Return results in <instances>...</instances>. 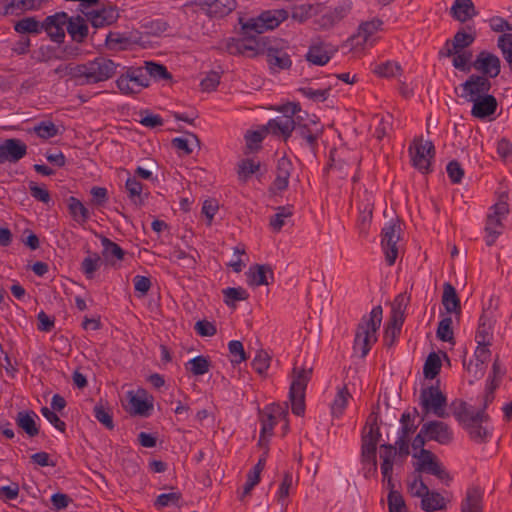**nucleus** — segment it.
<instances>
[{
    "label": "nucleus",
    "instance_id": "72a5a7b5",
    "mask_svg": "<svg viewBox=\"0 0 512 512\" xmlns=\"http://www.w3.org/2000/svg\"><path fill=\"white\" fill-rule=\"evenodd\" d=\"M11 163H16L27 154V145L20 139L9 138L3 141Z\"/></svg>",
    "mask_w": 512,
    "mask_h": 512
},
{
    "label": "nucleus",
    "instance_id": "6ab92c4d",
    "mask_svg": "<svg viewBox=\"0 0 512 512\" xmlns=\"http://www.w3.org/2000/svg\"><path fill=\"white\" fill-rule=\"evenodd\" d=\"M247 283L250 286L270 285L274 280V272L269 264H254L251 265L246 272Z\"/></svg>",
    "mask_w": 512,
    "mask_h": 512
},
{
    "label": "nucleus",
    "instance_id": "7c9ffc66",
    "mask_svg": "<svg viewBox=\"0 0 512 512\" xmlns=\"http://www.w3.org/2000/svg\"><path fill=\"white\" fill-rule=\"evenodd\" d=\"M67 76H70L76 81L77 85H90V73L88 68V62L83 64H67L66 68Z\"/></svg>",
    "mask_w": 512,
    "mask_h": 512
},
{
    "label": "nucleus",
    "instance_id": "052dcab7",
    "mask_svg": "<svg viewBox=\"0 0 512 512\" xmlns=\"http://www.w3.org/2000/svg\"><path fill=\"white\" fill-rule=\"evenodd\" d=\"M350 396L351 395L346 386L339 389V391L331 405L332 414L334 416L338 417L343 413L344 409L346 408L348 398Z\"/></svg>",
    "mask_w": 512,
    "mask_h": 512
},
{
    "label": "nucleus",
    "instance_id": "603ef678",
    "mask_svg": "<svg viewBox=\"0 0 512 512\" xmlns=\"http://www.w3.org/2000/svg\"><path fill=\"white\" fill-rule=\"evenodd\" d=\"M188 365L190 366L188 369L193 375L200 376L209 371L211 363L207 357L200 355L189 360L186 366Z\"/></svg>",
    "mask_w": 512,
    "mask_h": 512
},
{
    "label": "nucleus",
    "instance_id": "c756f323",
    "mask_svg": "<svg viewBox=\"0 0 512 512\" xmlns=\"http://www.w3.org/2000/svg\"><path fill=\"white\" fill-rule=\"evenodd\" d=\"M105 43L109 49H116L117 45H119L120 50H125L131 43H137V38L132 32L129 34L109 32L106 36Z\"/></svg>",
    "mask_w": 512,
    "mask_h": 512
},
{
    "label": "nucleus",
    "instance_id": "473e14b6",
    "mask_svg": "<svg viewBox=\"0 0 512 512\" xmlns=\"http://www.w3.org/2000/svg\"><path fill=\"white\" fill-rule=\"evenodd\" d=\"M501 219H502V217H500L494 213H490L487 215L486 226H485V232L487 233V237H486L487 246H492L495 243L497 237L502 233L501 230L497 229L498 227H500V228L503 227Z\"/></svg>",
    "mask_w": 512,
    "mask_h": 512
},
{
    "label": "nucleus",
    "instance_id": "412c9836",
    "mask_svg": "<svg viewBox=\"0 0 512 512\" xmlns=\"http://www.w3.org/2000/svg\"><path fill=\"white\" fill-rule=\"evenodd\" d=\"M67 33L70 35L72 41L76 43H83L89 34V27L85 16H70Z\"/></svg>",
    "mask_w": 512,
    "mask_h": 512
},
{
    "label": "nucleus",
    "instance_id": "a211bd4d",
    "mask_svg": "<svg viewBox=\"0 0 512 512\" xmlns=\"http://www.w3.org/2000/svg\"><path fill=\"white\" fill-rule=\"evenodd\" d=\"M241 55L256 58L263 55L264 48L269 44V37H258L254 32L242 34Z\"/></svg>",
    "mask_w": 512,
    "mask_h": 512
},
{
    "label": "nucleus",
    "instance_id": "3c124183",
    "mask_svg": "<svg viewBox=\"0 0 512 512\" xmlns=\"http://www.w3.org/2000/svg\"><path fill=\"white\" fill-rule=\"evenodd\" d=\"M259 169V163H255L252 159H244L238 164V178L240 181L246 182Z\"/></svg>",
    "mask_w": 512,
    "mask_h": 512
},
{
    "label": "nucleus",
    "instance_id": "49530a36",
    "mask_svg": "<svg viewBox=\"0 0 512 512\" xmlns=\"http://www.w3.org/2000/svg\"><path fill=\"white\" fill-rule=\"evenodd\" d=\"M265 133H270L273 136H277L283 139L288 144L292 138V131L288 129L286 125H279L273 120H269L266 125L263 126Z\"/></svg>",
    "mask_w": 512,
    "mask_h": 512
},
{
    "label": "nucleus",
    "instance_id": "bf43d9fd",
    "mask_svg": "<svg viewBox=\"0 0 512 512\" xmlns=\"http://www.w3.org/2000/svg\"><path fill=\"white\" fill-rule=\"evenodd\" d=\"M452 318L444 317L438 324L436 336L439 340L444 342H451L454 339V333L452 328Z\"/></svg>",
    "mask_w": 512,
    "mask_h": 512
},
{
    "label": "nucleus",
    "instance_id": "680f3d73",
    "mask_svg": "<svg viewBox=\"0 0 512 512\" xmlns=\"http://www.w3.org/2000/svg\"><path fill=\"white\" fill-rule=\"evenodd\" d=\"M228 349L230 354L233 356L231 363L233 366L240 364L248 359V356L244 350V346L241 341L231 340L228 343Z\"/></svg>",
    "mask_w": 512,
    "mask_h": 512
},
{
    "label": "nucleus",
    "instance_id": "c9c22d12",
    "mask_svg": "<svg viewBox=\"0 0 512 512\" xmlns=\"http://www.w3.org/2000/svg\"><path fill=\"white\" fill-rule=\"evenodd\" d=\"M99 238L103 246L102 255L106 261H110L112 258L117 260L124 259L125 251L117 243L103 235H99Z\"/></svg>",
    "mask_w": 512,
    "mask_h": 512
},
{
    "label": "nucleus",
    "instance_id": "9d476101",
    "mask_svg": "<svg viewBox=\"0 0 512 512\" xmlns=\"http://www.w3.org/2000/svg\"><path fill=\"white\" fill-rule=\"evenodd\" d=\"M199 7L210 18H223L236 9L235 0L189 1L185 8Z\"/></svg>",
    "mask_w": 512,
    "mask_h": 512
},
{
    "label": "nucleus",
    "instance_id": "aec40b11",
    "mask_svg": "<svg viewBox=\"0 0 512 512\" xmlns=\"http://www.w3.org/2000/svg\"><path fill=\"white\" fill-rule=\"evenodd\" d=\"M128 394L130 395L129 403L131 405L129 413L142 417L150 416L153 410V397L150 396V399H148L145 389H139L137 394H133L132 391Z\"/></svg>",
    "mask_w": 512,
    "mask_h": 512
},
{
    "label": "nucleus",
    "instance_id": "6e6552de",
    "mask_svg": "<svg viewBox=\"0 0 512 512\" xmlns=\"http://www.w3.org/2000/svg\"><path fill=\"white\" fill-rule=\"evenodd\" d=\"M263 55L266 56L271 71L288 70L292 66L291 57L283 47V40L269 38V44L264 48Z\"/></svg>",
    "mask_w": 512,
    "mask_h": 512
},
{
    "label": "nucleus",
    "instance_id": "a878e982",
    "mask_svg": "<svg viewBox=\"0 0 512 512\" xmlns=\"http://www.w3.org/2000/svg\"><path fill=\"white\" fill-rule=\"evenodd\" d=\"M483 493L480 487L474 486L467 490L461 503V512H483Z\"/></svg>",
    "mask_w": 512,
    "mask_h": 512
},
{
    "label": "nucleus",
    "instance_id": "864d4df0",
    "mask_svg": "<svg viewBox=\"0 0 512 512\" xmlns=\"http://www.w3.org/2000/svg\"><path fill=\"white\" fill-rule=\"evenodd\" d=\"M489 346H480L478 344L475 350V358H476V371L475 378H481L485 373L484 364L488 360L491 355V351L488 348Z\"/></svg>",
    "mask_w": 512,
    "mask_h": 512
},
{
    "label": "nucleus",
    "instance_id": "a18cd8bd",
    "mask_svg": "<svg viewBox=\"0 0 512 512\" xmlns=\"http://www.w3.org/2000/svg\"><path fill=\"white\" fill-rule=\"evenodd\" d=\"M450 407L455 419L461 426L471 418L472 410L469 408L467 402L463 400H454Z\"/></svg>",
    "mask_w": 512,
    "mask_h": 512
},
{
    "label": "nucleus",
    "instance_id": "2f4dec72",
    "mask_svg": "<svg viewBox=\"0 0 512 512\" xmlns=\"http://www.w3.org/2000/svg\"><path fill=\"white\" fill-rule=\"evenodd\" d=\"M67 202L71 217L79 224L86 223L90 217V213L83 203L74 196H70Z\"/></svg>",
    "mask_w": 512,
    "mask_h": 512
},
{
    "label": "nucleus",
    "instance_id": "69168bd1",
    "mask_svg": "<svg viewBox=\"0 0 512 512\" xmlns=\"http://www.w3.org/2000/svg\"><path fill=\"white\" fill-rule=\"evenodd\" d=\"M387 502L389 512H408L405 500L400 492H389Z\"/></svg>",
    "mask_w": 512,
    "mask_h": 512
},
{
    "label": "nucleus",
    "instance_id": "4d7b16f0",
    "mask_svg": "<svg viewBox=\"0 0 512 512\" xmlns=\"http://www.w3.org/2000/svg\"><path fill=\"white\" fill-rule=\"evenodd\" d=\"M101 263V257L97 253L85 257L81 263V270L88 279H92L94 273L98 270Z\"/></svg>",
    "mask_w": 512,
    "mask_h": 512
},
{
    "label": "nucleus",
    "instance_id": "58836bf2",
    "mask_svg": "<svg viewBox=\"0 0 512 512\" xmlns=\"http://www.w3.org/2000/svg\"><path fill=\"white\" fill-rule=\"evenodd\" d=\"M416 415H418V410L416 408H413V412L406 411L401 415L400 423L402 427L399 432V437L410 439V435L417 430L418 426L414 423Z\"/></svg>",
    "mask_w": 512,
    "mask_h": 512
},
{
    "label": "nucleus",
    "instance_id": "774afa93",
    "mask_svg": "<svg viewBox=\"0 0 512 512\" xmlns=\"http://www.w3.org/2000/svg\"><path fill=\"white\" fill-rule=\"evenodd\" d=\"M314 6L310 4H302L293 7L291 18L299 23H304L311 18L314 13Z\"/></svg>",
    "mask_w": 512,
    "mask_h": 512
},
{
    "label": "nucleus",
    "instance_id": "bb28decb",
    "mask_svg": "<svg viewBox=\"0 0 512 512\" xmlns=\"http://www.w3.org/2000/svg\"><path fill=\"white\" fill-rule=\"evenodd\" d=\"M462 427L468 432L470 439L476 443H485L492 436L490 429L473 421L472 418L465 422Z\"/></svg>",
    "mask_w": 512,
    "mask_h": 512
},
{
    "label": "nucleus",
    "instance_id": "de8ad7c7",
    "mask_svg": "<svg viewBox=\"0 0 512 512\" xmlns=\"http://www.w3.org/2000/svg\"><path fill=\"white\" fill-rule=\"evenodd\" d=\"M259 421L261 423V434L262 435H273V429L277 424L276 418L271 414L267 408L258 409Z\"/></svg>",
    "mask_w": 512,
    "mask_h": 512
},
{
    "label": "nucleus",
    "instance_id": "13d9d810",
    "mask_svg": "<svg viewBox=\"0 0 512 512\" xmlns=\"http://www.w3.org/2000/svg\"><path fill=\"white\" fill-rule=\"evenodd\" d=\"M270 361V355L264 350H259L252 360L251 366L260 376H264L270 366Z\"/></svg>",
    "mask_w": 512,
    "mask_h": 512
},
{
    "label": "nucleus",
    "instance_id": "2eb2a0df",
    "mask_svg": "<svg viewBox=\"0 0 512 512\" xmlns=\"http://www.w3.org/2000/svg\"><path fill=\"white\" fill-rule=\"evenodd\" d=\"M473 68L489 78L497 77L501 72V62L498 56L486 50L481 51L472 62Z\"/></svg>",
    "mask_w": 512,
    "mask_h": 512
},
{
    "label": "nucleus",
    "instance_id": "cd10ccee",
    "mask_svg": "<svg viewBox=\"0 0 512 512\" xmlns=\"http://www.w3.org/2000/svg\"><path fill=\"white\" fill-rule=\"evenodd\" d=\"M15 32L24 35H38L43 31V21L34 16L24 17L14 24Z\"/></svg>",
    "mask_w": 512,
    "mask_h": 512
},
{
    "label": "nucleus",
    "instance_id": "f257e3e1",
    "mask_svg": "<svg viewBox=\"0 0 512 512\" xmlns=\"http://www.w3.org/2000/svg\"><path fill=\"white\" fill-rule=\"evenodd\" d=\"M383 309L380 305L375 306L368 316L364 315L357 325L354 351L360 349L361 358L367 356L371 349V343L377 341L376 332L381 326Z\"/></svg>",
    "mask_w": 512,
    "mask_h": 512
},
{
    "label": "nucleus",
    "instance_id": "8fccbe9b",
    "mask_svg": "<svg viewBox=\"0 0 512 512\" xmlns=\"http://www.w3.org/2000/svg\"><path fill=\"white\" fill-rule=\"evenodd\" d=\"M475 38H476L475 33H467L462 28V29L458 30L455 33L453 39H451L452 46H454L456 48V50L458 52H460V51L464 50L465 48H468L469 46H471L473 44V42L475 41Z\"/></svg>",
    "mask_w": 512,
    "mask_h": 512
},
{
    "label": "nucleus",
    "instance_id": "dca6fc26",
    "mask_svg": "<svg viewBox=\"0 0 512 512\" xmlns=\"http://www.w3.org/2000/svg\"><path fill=\"white\" fill-rule=\"evenodd\" d=\"M290 143L294 146L302 145L305 142L309 150L315 155L318 149V139L322 135V129L313 130L308 125L295 126Z\"/></svg>",
    "mask_w": 512,
    "mask_h": 512
},
{
    "label": "nucleus",
    "instance_id": "0e129e2a",
    "mask_svg": "<svg viewBox=\"0 0 512 512\" xmlns=\"http://www.w3.org/2000/svg\"><path fill=\"white\" fill-rule=\"evenodd\" d=\"M497 45L508 62L510 70H512V34L504 33L499 36Z\"/></svg>",
    "mask_w": 512,
    "mask_h": 512
},
{
    "label": "nucleus",
    "instance_id": "4468645a",
    "mask_svg": "<svg viewBox=\"0 0 512 512\" xmlns=\"http://www.w3.org/2000/svg\"><path fill=\"white\" fill-rule=\"evenodd\" d=\"M421 428L422 434L426 435L429 441H436L441 445H448L453 441L452 429L443 421H428Z\"/></svg>",
    "mask_w": 512,
    "mask_h": 512
},
{
    "label": "nucleus",
    "instance_id": "39448f33",
    "mask_svg": "<svg viewBox=\"0 0 512 512\" xmlns=\"http://www.w3.org/2000/svg\"><path fill=\"white\" fill-rule=\"evenodd\" d=\"M116 85L123 94H136L150 85V79L143 67H127L126 72L116 80Z\"/></svg>",
    "mask_w": 512,
    "mask_h": 512
},
{
    "label": "nucleus",
    "instance_id": "b1692460",
    "mask_svg": "<svg viewBox=\"0 0 512 512\" xmlns=\"http://www.w3.org/2000/svg\"><path fill=\"white\" fill-rule=\"evenodd\" d=\"M35 418L38 416L33 410H23L17 413L15 422L29 437H35L39 434Z\"/></svg>",
    "mask_w": 512,
    "mask_h": 512
},
{
    "label": "nucleus",
    "instance_id": "5701e85b",
    "mask_svg": "<svg viewBox=\"0 0 512 512\" xmlns=\"http://www.w3.org/2000/svg\"><path fill=\"white\" fill-rule=\"evenodd\" d=\"M276 111L282 113L281 116H277L272 120L277 122L279 125H286L290 131H294L295 129V121L292 119V116L296 112H300V103L299 102H287L285 104L279 105L274 108Z\"/></svg>",
    "mask_w": 512,
    "mask_h": 512
},
{
    "label": "nucleus",
    "instance_id": "1a4fd4ad",
    "mask_svg": "<svg viewBox=\"0 0 512 512\" xmlns=\"http://www.w3.org/2000/svg\"><path fill=\"white\" fill-rule=\"evenodd\" d=\"M409 152L413 167L422 173L431 171V159L435 156V147L432 141H426L423 144L422 140L415 139L413 145L409 148Z\"/></svg>",
    "mask_w": 512,
    "mask_h": 512
},
{
    "label": "nucleus",
    "instance_id": "f8f14e48",
    "mask_svg": "<svg viewBox=\"0 0 512 512\" xmlns=\"http://www.w3.org/2000/svg\"><path fill=\"white\" fill-rule=\"evenodd\" d=\"M69 20L70 16L66 12H56L43 20V31L47 33L52 42L62 44L66 37L64 27L68 26Z\"/></svg>",
    "mask_w": 512,
    "mask_h": 512
},
{
    "label": "nucleus",
    "instance_id": "79ce46f5",
    "mask_svg": "<svg viewBox=\"0 0 512 512\" xmlns=\"http://www.w3.org/2000/svg\"><path fill=\"white\" fill-rule=\"evenodd\" d=\"M441 359L440 357L435 353L431 352L423 366V374L426 379H434L438 376L441 370Z\"/></svg>",
    "mask_w": 512,
    "mask_h": 512
},
{
    "label": "nucleus",
    "instance_id": "f03ea898",
    "mask_svg": "<svg viewBox=\"0 0 512 512\" xmlns=\"http://www.w3.org/2000/svg\"><path fill=\"white\" fill-rule=\"evenodd\" d=\"M288 17L289 12L286 9L265 10L257 17H252L247 20L240 17L239 24L241 25V34L254 32L256 35H260L265 31L277 28Z\"/></svg>",
    "mask_w": 512,
    "mask_h": 512
},
{
    "label": "nucleus",
    "instance_id": "5fc2aeb1",
    "mask_svg": "<svg viewBox=\"0 0 512 512\" xmlns=\"http://www.w3.org/2000/svg\"><path fill=\"white\" fill-rule=\"evenodd\" d=\"M472 52L462 50L460 52H457L453 58V66L465 73H469L471 69L473 68L472 62Z\"/></svg>",
    "mask_w": 512,
    "mask_h": 512
},
{
    "label": "nucleus",
    "instance_id": "20e7f679",
    "mask_svg": "<svg viewBox=\"0 0 512 512\" xmlns=\"http://www.w3.org/2000/svg\"><path fill=\"white\" fill-rule=\"evenodd\" d=\"M419 400L424 415L433 413L439 418L448 416L446 412L447 397L439 387V380L436 385L422 388Z\"/></svg>",
    "mask_w": 512,
    "mask_h": 512
},
{
    "label": "nucleus",
    "instance_id": "f3484780",
    "mask_svg": "<svg viewBox=\"0 0 512 512\" xmlns=\"http://www.w3.org/2000/svg\"><path fill=\"white\" fill-rule=\"evenodd\" d=\"M473 103L471 115L477 119L489 118L496 112L498 102L493 95H482L475 99H468Z\"/></svg>",
    "mask_w": 512,
    "mask_h": 512
},
{
    "label": "nucleus",
    "instance_id": "e2e57ef3",
    "mask_svg": "<svg viewBox=\"0 0 512 512\" xmlns=\"http://www.w3.org/2000/svg\"><path fill=\"white\" fill-rule=\"evenodd\" d=\"M475 79V74H472L468 77V79L461 84V87L464 93L461 94V97H465L468 99H475L478 96H482V90L480 86L477 85V81Z\"/></svg>",
    "mask_w": 512,
    "mask_h": 512
},
{
    "label": "nucleus",
    "instance_id": "e433bc0d",
    "mask_svg": "<svg viewBox=\"0 0 512 512\" xmlns=\"http://www.w3.org/2000/svg\"><path fill=\"white\" fill-rule=\"evenodd\" d=\"M143 68L149 79L153 78L156 81L172 80V74L168 71L167 67L161 63L145 61Z\"/></svg>",
    "mask_w": 512,
    "mask_h": 512
},
{
    "label": "nucleus",
    "instance_id": "09e8293b",
    "mask_svg": "<svg viewBox=\"0 0 512 512\" xmlns=\"http://www.w3.org/2000/svg\"><path fill=\"white\" fill-rule=\"evenodd\" d=\"M277 213L270 218V226L274 231L279 232L285 224V218L293 215L292 206H279L276 208Z\"/></svg>",
    "mask_w": 512,
    "mask_h": 512
},
{
    "label": "nucleus",
    "instance_id": "f704fd0d",
    "mask_svg": "<svg viewBox=\"0 0 512 512\" xmlns=\"http://www.w3.org/2000/svg\"><path fill=\"white\" fill-rule=\"evenodd\" d=\"M421 509L425 512L444 510L446 509V500L439 492L432 490L421 500Z\"/></svg>",
    "mask_w": 512,
    "mask_h": 512
},
{
    "label": "nucleus",
    "instance_id": "ddd939ff",
    "mask_svg": "<svg viewBox=\"0 0 512 512\" xmlns=\"http://www.w3.org/2000/svg\"><path fill=\"white\" fill-rule=\"evenodd\" d=\"M119 66L120 64L115 63L113 60L103 56H99L91 61H88L90 85L112 78L116 74V70Z\"/></svg>",
    "mask_w": 512,
    "mask_h": 512
},
{
    "label": "nucleus",
    "instance_id": "9b49d317",
    "mask_svg": "<svg viewBox=\"0 0 512 512\" xmlns=\"http://www.w3.org/2000/svg\"><path fill=\"white\" fill-rule=\"evenodd\" d=\"M85 18L92 27L98 29L114 24L119 18V12L116 5L107 2L101 4L97 9L87 11Z\"/></svg>",
    "mask_w": 512,
    "mask_h": 512
},
{
    "label": "nucleus",
    "instance_id": "6e6d98bb",
    "mask_svg": "<svg viewBox=\"0 0 512 512\" xmlns=\"http://www.w3.org/2000/svg\"><path fill=\"white\" fill-rule=\"evenodd\" d=\"M125 188L129 193V198L133 200L135 204H143V199L141 197L143 184L140 181H138L135 177H129L126 180Z\"/></svg>",
    "mask_w": 512,
    "mask_h": 512
},
{
    "label": "nucleus",
    "instance_id": "338daca9",
    "mask_svg": "<svg viewBox=\"0 0 512 512\" xmlns=\"http://www.w3.org/2000/svg\"><path fill=\"white\" fill-rule=\"evenodd\" d=\"M374 72L380 77H392L402 73L401 66L396 62L387 61L377 65Z\"/></svg>",
    "mask_w": 512,
    "mask_h": 512
},
{
    "label": "nucleus",
    "instance_id": "423d86ee",
    "mask_svg": "<svg viewBox=\"0 0 512 512\" xmlns=\"http://www.w3.org/2000/svg\"><path fill=\"white\" fill-rule=\"evenodd\" d=\"M401 221L396 218L394 221L385 225L381 231V246L385 253V259L389 266H392L398 256L397 243L400 240Z\"/></svg>",
    "mask_w": 512,
    "mask_h": 512
},
{
    "label": "nucleus",
    "instance_id": "7ed1b4c3",
    "mask_svg": "<svg viewBox=\"0 0 512 512\" xmlns=\"http://www.w3.org/2000/svg\"><path fill=\"white\" fill-rule=\"evenodd\" d=\"M312 372V368L299 369L294 366L292 369L293 379L289 389V401L292 413L296 416H303L305 413V392Z\"/></svg>",
    "mask_w": 512,
    "mask_h": 512
},
{
    "label": "nucleus",
    "instance_id": "37998d69",
    "mask_svg": "<svg viewBox=\"0 0 512 512\" xmlns=\"http://www.w3.org/2000/svg\"><path fill=\"white\" fill-rule=\"evenodd\" d=\"M349 10H350L349 6L340 5V6L335 7L332 11L325 13L321 17V26L322 27L333 26L335 23L342 20L348 14Z\"/></svg>",
    "mask_w": 512,
    "mask_h": 512
},
{
    "label": "nucleus",
    "instance_id": "ea45409f",
    "mask_svg": "<svg viewBox=\"0 0 512 512\" xmlns=\"http://www.w3.org/2000/svg\"><path fill=\"white\" fill-rule=\"evenodd\" d=\"M224 303L228 307L235 308L236 301H245L249 298L248 292L242 287H228L222 291Z\"/></svg>",
    "mask_w": 512,
    "mask_h": 512
},
{
    "label": "nucleus",
    "instance_id": "a19ab883",
    "mask_svg": "<svg viewBox=\"0 0 512 512\" xmlns=\"http://www.w3.org/2000/svg\"><path fill=\"white\" fill-rule=\"evenodd\" d=\"M94 417L108 430H113L115 425L111 409L102 402L97 403L93 408Z\"/></svg>",
    "mask_w": 512,
    "mask_h": 512
},
{
    "label": "nucleus",
    "instance_id": "0eeeda50",
    "mask_svg": "<svg viewBox=\"0 0 512 512\" xmlns=\"http://www.w3.org/2000/svg\"><path fill=\"white\" fill-rule=\"evenodd\" d=\"M414 458H418L416 471L431 474L443 481L446 485L452 480L449 472L439 462L437 456L430 450L422 449L419 453L413 454Z\"/></svg>",
    "mask_w": 512,
    "mask_h": 512
},
{
    "label": "nucleus",
    "instance_id": "c03bdc74",
    "mask_svg": "<svg viewBox=\"0 0 512 512\" xmlns=\"http://www.w3.org/2000/svg\"><path fill=\"white\" fill-rule=\"evenodd\" d=\"M377 444L378 442L373 441H362L361 445V459L362 462H368L372 464L373 471H377V458H376V452H377Z\"/></svg>",
    "mask_w": 512,
    "mask_h": 512
},
{
    "label": "nucleus",
    "instance_id": "393cba45",
    "mask_svg": "<svg viewBox=\"0 0 512 512\" xmlns=\"http://www.w3.org/2000/svg\"><path fill=\"white\" fill-rule=\"evenodd\" d=\"M442 304L447 313L461 314V302L455 287L446 282L443 285Z\"/></svg>",
    "mask_w": 512,
    "mask_h": 512
},
{
    "label": "nucleus",
    "instance_id": "4c0bfd02",
    "mask_svg": "<svg viewBox=\"0 0 512 512\" xmlns=\"http://www.w3.org/2000/svg\"><path fill=\"white\" fill-rule=\"evenodd\" d=\"M382 25L383 21L379 18H374L370 21L362 22L359 25L357 35H353L351 40L354 38H362V43H366L375 32L381 29Z\"/></svg>",
    "mask_w": 512,
    "mask_h": 512
},
{
    "label": "nucleus",
    "instance_id": "c85d7f7f",
    "mask_svg": "<svg viewBox=\"0 0 512 512\" xmlns=\"http://www.w3.org/2000/svg\"><path fill=\"white\" fill-rule=\"evenodd\" d=\"M331 56V53L325 49L324 43L320 42L309 47L305 59L314 65L324 66L330 61Z\"/></svg>",
    "mask_w": 512,
    "mask_h": 512
},
{
    "label": "nucleus",
    "instance_id": "4be33fe9",
    "mask_svg": "<svg viewBox=\"0 0 512 512\" xmlns=\"http://www.w3.org/2000/svg\"><path fill=\"white\" fill-rule=\"evenodd\" d=\"M450 14L455 20L465 23L478 13L472 0H455L450 8Z\"/></svg>",
    "mask_w": 512,
    "mask_h": 512
}]
</instances>
